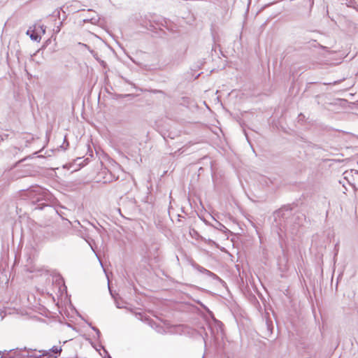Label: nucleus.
<instances>
[{"mask_svg":"<svg viewBox=\"0 0 358 358\" xmlns=\"http://www.w3.org/2000/svg\"><path fill=\"white\" fill-rule=\"evenodd\" d=\"M24 196L31 201L32 203H38L36 208L43 209L44 206L49 205L55 199L53 195L45 189L39 186L31 187L27 189Z\"/></svg>","mask_w":358,"mask_h":358,"instance_id":"f257e3e1","label":"nucleus"},{"mask_svg":"<svg viewBox=\"0 0 358 358\" xmlns=\"http://www.w3.org/2000/svg\"><path fill=\"white\" fill-rule=\"evenodd\" d=\"M266 327V332L265 333L266 336H269L273 334V325L271 320L266 319L265 323Z\"/></svg>","mask_w":358,"mask_h":358,"instance_id":"f03ea898","label":"nucleus"},{"mask_svg":"<svg viewBox=\"0 0 358 358\" xmlns=\"http://www.w3.org/2000/svg\"><path fill=\"white\" fill-rule=\"evenodd\" d=\"M189 235L192 238H195L196 240H201V241H203L205 242H207V240L206 238H204L203 237H202L196 230H195L194 229H189Z\"/></svg>","mask_w":358,"mask_h":358,"instance_id":"7ed1b4c3","label":"nucleus"},{"mask_svg":"<svg viewBox=\"0 0 358 358\" xmlns=\"http://www.w3.org/2000/svg\"><path fill=\"white\" fill-rule=\"evenodd\" d=\"M27 34L29 35V37L32 41H39L41 40V36L34 30L31 31L28 30L27 31Z\"/></svg>","mask_w":358,"mask_h":358,"instance_id":"20e7f679","label":"nucleus"},{"mask_svg":"<svg viewBox=\"0 0 358 358\" xmlns=\"http://www.w3.org/2000/svg\"><path fill=\"white\" fill-rule=\"evenodd\" d=\"M285 215V212H284V208H280L278 210H275L274 212V217H275V220H276L277 218H280V217H284Z\"/></svg>","mask_w":358,"mask_h":358,"instance_id":"39448f33","label":"nucleus"},{"mask_svg":"<svg viewBox=\"0 0 358 358\" xmlns=\"http://www.w3.org/2000/svg\"><path fill=\"white\" fill-rule=\"evenodd\" d=\"M49 351L55 354H57L62 351V348L58 346H53L51 349L49 350Z\"/></svg>","mask_w":358,"mask_h":358,"instance_id":"423d86ee","label":"nucleus"},{"mask_svg":"<svg viewBox=\"0 0 358 358\" xmlns=\"http://www.w3.org/2000/svg\"><path fill=\"white\" fill-rule=\"evenodd\" d=\"M92 329L95 331V333L96 334L97 336L99 337L100 335H101V332L99 331V329L95 327H92Z\"/></svg>","mask_w":358,"mask_h":358,"instance_id":"0eeeda50","label":"nucleus"},{"mask_svg":"<svg viewBox=\"0 0 358 358\" xmlns=\"http://www.w3.org/2000/svg\"><path fill=\"white\" fill-rule=\"evenodd\" d=\"M152 92L155 94H157V93L164 94V92L162 90H154Z\"/></svg>","mask_w":358,"mask_h":358,"instance_id":"6e6552de","label":"nucleus"},{"mask_svg":"<svg viewBox=\"0 0 358 358\" xmlns=\"http://www.w3.org/2000/svg\"><path fill=\"white\" fill-rule=\"evenodd\" d=\"M303 117H304V115H303L302 113H300V114L299 115V120H302V118H303Z\"/></svg>","mask_w":358,"mask_h":358,"instance_id":"1a4fd4ad","label":"nucleus"},{"mask_svg":"<svg viewBox=\"0 0 358 358\" xmlns=\"http://www.w3.org/2000/svg\"><path fill=\"white\" fill-rule=\"evenodd\" d=\"M64 143H66V147L69 146V142L66 141V138H64ZM64 149H66V148H64Z\"/></svg>","mask_w":358,"mask_h":358,"instance_id":"9d476101","label":"nucleus"},{"mask_svg":"<svg viewBox=\"0 0 358 358\" xmlns=\"http://www.w3.org/2000/svg\"><path fill=\"white\" fill-rule=\"evenodd\" d=\"M136 316H139L138 319L142 320V315L141 313L136 314Z\"/></svg>","mask_w":358,"mask_h":358,"instance_id":"9b49d317","label":"nucleus"},{"mask_svg":"<svg viewBox=\"0 0 358 358\" xmlns=\"http://www.w3.org/2000/svg\"><path fill=\"white\" fill-rule=\"evenodd\" d=\"M208 242L211 243H215L214 241H213L212 240H208Z\"/></svg>","mask_w":358,"mask_h":358,"instance_id":"f8f14e48","label":"nucleus"},{"mask_svg":"<svg viewBox=\"0 0 358 358\" xmlns=\"http://www.w3.org/2000/svg\"><path fill=\"white\" fill-rule=\"evenodd\" d=\"M203 271H206V272H208L209 273H210L209 271H208L207 269H205V268H203Z\"/></svg>","mask_w":358,"mask_h":358,"instance_id":"ddd939ff","label":"nucleus"},{"mask_svg":"<svg viewBox=\"0 0 358 358\" xmlns=\"http://www.w3.org/2000/svg\"><path fill=\"white\" fill-rule=\"evenodd\" d=\"M286 210L287 211V213H290V211L289 210V209H286Z\"/></svg>","mask_w":358,"mask_h":358,"instance_id":"4468645a","label":"nucleus"},{"mask_svg":"<svg viewBox=\"0 0 358 358\" xmlns=\"http://www.w3.org/2000/svg\"><path fill=\"white\" fill-rule=\"evenodd\" d=\"M1 353V352L0 351V354Z\"/></svg>","mask_w":358,"mask_h":358,"instance_id":"2eb2a0df","label":"nucleus"},{"mask_svg":"<svg viewBox=\"0 0 358 358\" xmlns=\"http://www.w3.org/2000/svg\"><path fill=\"white\" fill-rule=\"evenodd\" d=\"M0 358H2V357H0Z\"/></svg>","mask_w":358,"mask_h":358,"instance_id":"dca6fc26","label":"nucleus"}]
</instances>
